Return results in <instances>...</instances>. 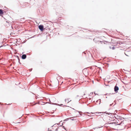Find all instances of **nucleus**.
<instances>
[{
    "instance_id": "nucleus-1",
    "label": "nucleus",
    "mask_w": 131,
    "mask_h": 131,
    "mask_svg": "<svg viewBox=\"0 0 131 131\" xmlns=\"http://www.w3.org/2000/svg\"><path fill=\"white\" fill-rule=\"evenodd\" d=\"M119 126V125L118 124H116L115 123H114L111 126L112 128L114 129L115 130H118V126Z\"/></svg>"
},
{
    "instance_id": "nucleus-2",
    "label": "nucleus",
    "mask_w": 131,
    "mask_h": 131,
    "mask_svg": "<svg viewBox=\"0 0 131 131\" xmlns=\"http://www.w3.org/2000/svg\"><path fill=\"white\" fill-rule=\"evenodd\" d=\"M74 115L75 117H77L79 116L80 114V113L79 112H78L77 111L74 110Z\"/></svg>"
},
{
    "instance_id": "nucleus-3",
    "label": "nucleus",
    "mask_w": 131,
    "mask_h": 131,
    "mask_svg": "<svg viewBox=\"0 0 131 131\" xmlns=\"http://www.w3.org/2000/svg\"><path fill=\"white\" fill-rule=\"evenodd\" d=\"M39 29L41 31H43V26L42 25H40L38 27Z\"/></svg>"
},
{
    "instance_id": "nucleus-4",
    "label": "nucleus",
    "mask_w": 131,
    "mask_h": 131,
    "mask_svg": "<svg viewBox=\"0 0 131 131\" xmlns=\"http://www.w3.org/2000/svg\"><path fill=\"white\" fill-rule=\"evenodd\" d=\"M71 101V100L70 98H66L65 100V102H67L68 103Z\"/></svg>"
},
{
    "instance_id": "nucleus-5",
    "label": "nucleus",
    "mask_w": 131,
    "mask_h": 131,
    "mask_svg": "<svg viewBox=\"0 0 131 131\" xmlns=\"http://www.w3.org/2000/svg\"><path fill=\"white\" fill-rule=\"evenodd\" d=\"M114 91L115 92H116L118 90V88L116 86H115L114 88Z\"/></svg>"
},
{
    "instance_id": "nucleus-6",
    "label": "nucleus",
    "mask_w": 131,
    "mask_h": 131,
    "mask_svg": "<svg viewBox=\"0 0 131 131\" xmlns=\"http://www.w3.org/2000/svg\"><path fill=\"white\" fill-rule=\"evenodd\" d=\"M26 55L25 54H24L22 55L21 58L23 59H25L26 58Z\"/></svg>"
},
{
    "instance_id": "nucleus-7",
    "label": "nucleus",
    "mask_w": 131,
    "mask_h": 131,
    "mask_svg": "<svg viewBox=\"0 0 131 131\" xmlns=\"http://www.w3.org/2000/svg\"><path fill=\"white\" fill-rule=\"evenodd\" d=\"M3 10L2 9H0V15L2 16L3 14Z\"/></svg>"
},
{
    "instance_id": "nucleus-8",
    "label": "nucleus",
    "mask_w": 131,
    "mask_h": 131,
    "mask_svg": "<svg viewBox=\"0 0 131 131\" xmlns=\"http://www.w3.org/2000/svg\"><path fill=\"white\" fill-rule=\"evenodd\" d=\"M54 125H53V126H52V129H53V130H56L54 128V127H55Z\"/></svg>"
},
{
    "instance_id": "nucleus-9",
    "label": "nucleus",
    "mask_w": 131,
    "mask_h": 131,
    "mask_svg": "<svg viewBox=\"0 0 131 131\" xmlns=\"http://www.w3.org/2000/svg\"><path fill=\"white\" fill-rule=\"evenodd\" d=\"M110 48L111 49H113V50L114 49H115V48H114V47H110Z\"/></svg>"
},
{
    "instance_id": "nucleus-10",
    "label": "nucleus",
    "mask_w": 131,
    "mask_h": 131,
    "mask_svg": "<svg viewBox=\"0 0 131 131\" xmlns=\"http://www.w3.org/2000/svg\"><path fill=\"white\" fill-rule=\"evenodd\" d=\"M106 114H109V115H110V114H112L111 113H107Z\"/></svg>"
},
{
    "instance_id": "nucleus-11",
    "label": "nucleus",
    "mask_w": 131,
    "mask_h": 131,
    "mask_svg": "<svg viewBox=\"0 0 131 131\" xmlns=\"http://www.w3.org/2000/svg\"><path fill=\"white\" fill-rule=\"evenodd\" d=\"M95 39H94V40Z\"/></svg>"
},
{
    "instance_id": "nucleus-12",
    "label": "nucleus",
    "mask_w": 131,
    "mask_h": 131,
    "mask_svg": "<svg viewBox=\"0 0 131 131\" xmlns=\"http://www.w3.org/2000/svg\"><path fill=\"white\" fill-rule=\"evenodd\" d=\"M1 47V46H0V48Z\"/></svg>"
}]
</instances>
